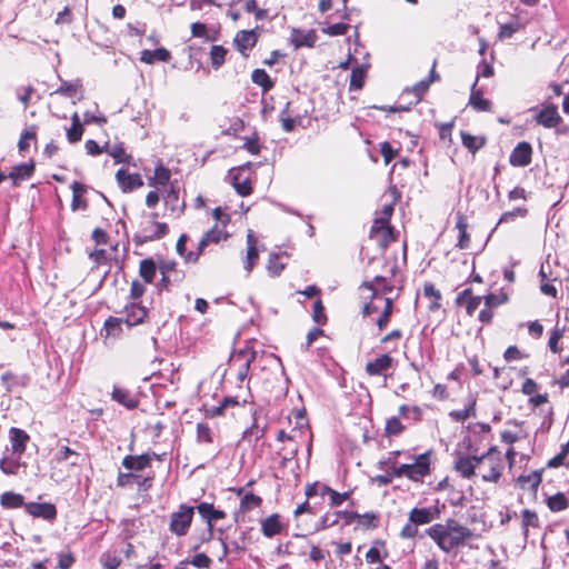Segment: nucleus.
I'll return each mask as SVG.
<instances>
[{
    "instance_id": "obj_1",
    "label": "nucleus",
    "mask_w": 569,
    "mask_h": 569,
    "mask_svg": "<svg viewBox=\"0 0 569 569\" xmlns=\"http://www.w3.org/2000/svg\"><path fill=\"white\" fill-rule=\"evenodd\" d=\"M425 535L432 540L443 553H458L465 547H472L471 542L478 539V535L469 527L455 518H448L442 522H436L425 530Z\"/></svg>"
},
{
    "instance_id": "obj_2",
    "label": "nucleus",
    "mask_w": 569,
    "mask_h": 569,
    "mask_svg": "<svg viewBox=\"0 0 569 569\" xmlns=\"http://www.w3.org/2000/svg\"><path fill=\"white\" fill-rule=\"evenodd\" d=\"M398 272L399 267L397 260L385 258L382 271L375 273L371 280H366L360 284V290L369 291V296L367 297L369 301L365 302L362 306L361 312L363 317H370L377 312L378 306L375 303V300L379 299L381 296L386 297L390 295L397 288L396 277Z\"/></svg>"
},
{
    "instance_id": "obj_3",
    "label": "nucleus",
    "mask_w": 569,
    "mask_h": 569,
    "mask_svg": "<svg viewBox=\"0 0 569 569\" xmlns=\"http://www.w3.org/2000/svg\"><path fill=\"white\" fill-rule=\"evenodd\" d=\"M431 456L432 451L428 450L423 453L413 456V462L397 465L391 462L389 475H378L373 478L379 486H389L393 478H406L415 483H423L426 477L431 475Z\"/></svg>"
},
{
    "instance_id": "obj_4",
    "label": "nucleus",
    "mask_w": 569,
    "mask_h": 569,
    "mask_svg": "<svg viewBox=\"0 0 569 569\" xmlns=\"http://www.w3.org/2000/svg\"><path fill=\"white\" fill-rule=\"evenodd\" d=\"M403 331L401 329H393L386 333L380 339L381 345L392 343V347H387L388 352L381 353L372 360H369L365 366V372L369 377L387 376V372L395 367L396 360L391 356L392 352L398 351V342L402 339Z\"/></svg>"
},
{
    "instance_id": "obj_5",
    "label": "nucleus",
    "mask_w": 569,
    "mask_h": 569,
    "mask_svg": "<svg viewBox=\"0 0 569 569\" xmlns=\"http://www.w3.org/2000/svg\"><path fill=\"white\" fill-rule=\"evenodd\" d=\"M441 510L438 507H415L408 513V520L400 529L399 536L402 539H415L419 535L420 526L429 525L438 520Z\"/></svg>"
},
{
    "instance_id": "obj_6",
    "label": "nucleus",
    "mask_w": 569,
    "mask_h": 569,
    "mask_svg": "<svg viewBox=\"0 0 569 569\" xmlns=\"http://www.w3.org/2000/svg\"><path fill=\"white\" fill-rule=\"evenodd\" d=\"M158 212H151L147 220L140 222L139 229L133 234V242L142 246L149 242L158 241L170 232L167 222H160Z\"/></svg>"
},
{
    "instance_id": "obj_7",
    "label": "nucleus",
    "mask_w": 569,
    "mask_h": 569,
    "mask_svg": "<svg viewBox=\"0 0 569 569\" xmlns=\"http://www.w3.org/2000/svg\"><path fill=\"white\" fill-rule=\"evenodd\" d=\"M193 506L179 505L178 509L169 516V531L178 538L187 536L193 522Z\"/></svg>"
},
{
    "instance_id": "obj_8",
    "label": "nucleus",
    "mask_w": 569,
    "mask_h": 569,
    "mask_svg": "<svg viewBox=\"0 0 569 569\" xmlns=\"http://www.w3.org/2000/svg\"><path fill=\"white\" fill-rule=\"evenodd\" d=\"M488 471L481 472L483 482L498 483L502 477L505 465L501 452L497 446H491L486 452L479 455Z\"/></svg>"
},
{
    "instance_id": "obj_9",
    "label": "nucleus",
    "mask_w": 569,
    "mask_h": 569,
    "mask_svg": "<svg viewBox=\"0 0 569 569\" xmlns=\"http://www.w3.org/2000/svg\"><path fill=\"white\" fill-rule=\"evenodd\" d=\"M256 358V351L251 348L234 350L229 359V370L239 382H243L248 377L250 365Z\"/></svg>"
},
{
    "instance_id": "obj_10",
    "label": "nucleus",
    "mask_w": 569,
    "mask_h": 569,
    "mask_svg": "<svg viewBox=\"0 0 569 569\" xmlns=\"http://www.w3.org/2000/svg\"><path fill=\"white\" fill-rule=\"evenodd\" d=\"M485 467L481 458L478 455H470L463 452H456L452 469L462 479H473L477 476V469Z\"/></svg>"
},
{
    "instance_id": "obj_11",
    "label": "nucleus",
    "mask_w": 569,
    "mask_h": 569,
    "mask_svg": "<svg viewBox=\"0 0 569 569\" xmlns=\"http://www.w3.org/2000/svg\"><path fill=\"white\" fill-rule=\"evenodd\" d=\"M229 490L239 498V506L234 512L236 521L240 518L243 519L246 515L252 510L259 509L263 503L262 497L253 493L251 490H247V487H236L230 488Z\"/></svg>"
},
{
    "instance_id": "obj_12",
    "label": "nucleus",
    "mask_w": 569,
    "mask_h": 569,
    "mask_svg": "<svg viewBox=\"0 0 569 569\" xmlns=\"http://www.w3.org/2000/svg\"><path fill=\"white\" fill-rule=\"evenodd\" d=\"M398 232L391 226V223H385L380 220H373L369 238L377 242L382 251H386L391 242L397 240Z\"/></svg>"
},
{
    "instance_id": "obj_13",
    "label": "nucleus",
    "mask_w": 569,
    "mask_h": 569,
    "mask_svg": "<svg viewBox=\"0 0 569 569\" xmlns=\"http://www.w3.org/2000/svg\"><path fill=\"white\" fill-rule=\"evenodd\" d=\"M251 166V162H248L230 170L231 184L241 197H248L253 191L252 179L250 174L247 173Z\"/></svg>"
},
{
    "instance_id": "obj_14",
    "label": "nucleus",
    "mask_w": 569,
    "mask_h": 569,
    "mask_svg": "<svg viewBox=\"0 0 569 569\" xmlns=\"http://www.w3.org/2000/svg\"><path fill=\"white\" fill-rule=\"evenodd\" d=\"M257 46V33L248 29L238 30L232 39L233 49L244 59H248Z\"/></svg>"
},
{
    "instance_id": "obj_15",
    "label": "nucleus",
    "mask_w": 569,
    "mask_h": 569,
    "mask_svg": "<svg viewBox=\"0 0 569 569\" xmlns=\"http://www.w3.org/2000/svg\"><path fill=\"white\" fill-rule=\"evenodd\" d=\"M124 318L123 321L128 327H134L142 325L149 317V309L141 302L131 301L123 308Z\"/></svg>"
},
{
    "instance_id": "obj_16",
    "label": "nucleus",
    "mask_w": 569,
    "mask_h": 569,
    "mask_svg": "<svg viewBox=\"0 0 569 569\" xmlns=\"http://www.w3.org/2000/svg\"><path fill=\"white\" fill-rule=\"evenodd\" d=\"M248 402V399L240 401L237 397H226L219 406H203V415L206 418L213 419L227 415L229 410L237 407H244Z\"/></svg>"
},
{
    "instance_id": "obj_17",
    "label": "nucleus",
    "mask_w": 569,
    "mask_h": 569,
    "mask_svg": "<svg viewBox=\"0 0 569 569\" xmlns=\"http://www.w3.org/2000/svg\"><path fill=\"white\" fill-rule=\"evenodd\" d=\"M533 149L528 141H520L516 144L509 156V163L512 167H527L532 161Z\"/></svg>"
},
{
    "instance_id": "obj_18",
    "label": "nucleus",
    "mask_w": 569,
    "mask_h": 569,
    "mask_svg": "<svg viewBox=\"0 0 569 569\" xmlns=\"http://www.w3.org/2000/svg\"><path fill=\"white\" fill-rule=\"evenodd\" d=\"M193 508L194 511L197 510L198 515L202 518V520L206 522V526L209 528H214V523L218 520H222L227 517L226 511L217 509L213 503L202 501Z\"/></svg>"
},
{
    "instance_id": "obj_19",
    "label": "nucleus",
    "mask_w": 569,
    "mask_h": 569,
    "mask_svg": "<svg viewBox=\"0 0 569 569\" xmlns=\"http://www.w3.org/2000/svg\"><path fill=\"white\" fill-rule=\"evenodd\" d=\"M482 297L476 296L473 293L472 288H466L462 291H460L456 299L455 303L458 307H463L466 310V315L469 317H472L476 312V310L479 308L481 303Z\"/></svg>"
},
{
    "instance_id": "obj_20",
    "label": "nucleus",
    "mask_w": 569,
    "mask_h": 569,
    "mask_svg": "<svg viewBox=\"0 0 569 569\" xmlns=\"http://www.w3.org/2000/svg\"><path fill=\"white\" fill-rule=\"evenodd\" d=\"M535 121L543 128L553 129L562 122V118L558 112L557 106L548 104L535 116Z\"/></svg>"
},
{
    "instance_id": "obj_21",
    "label": "nucleus",
    "mask_w": 569,
    "mask_h": 569,
    "mask_svg": "<svg viewBox=\"0 0 569 569\" xmlns=\"http://www.w3.org/2000/svg\"><path fill=\"white\" fill-rule=\"evenodd\" d=\"M116 180L119 188L123 192H131L136 189H139L143 186V180L140 173L134 172L131 173L126 169H119L116 172Z\"/></svg>"
},
{
    "instance_id": "obj_22",
    "label": "nucleus",
    "mask_w": 569,
    "mask_h": 569,
    "mask_svg": "<svg viewBox=\"0 0 569 569\" xmlns=\"http://www.w3.org/2000/svg\"><path fill=\"white\" fill-rule=\"evenodd\" d=\"M286 529L281 516L277 512L260 520V530L266 538H273L281 535Z\"/></svg>"
},
{
    "instance_id": "obj_23",
    "label": "nucleus",
    "mask_w": 569,
    "mask_h": 569,
    "mask_svg": "<svg viewBox=\"0 0 569 569\" xmlns=\"http://www.w3.org/2000/svg\"><path fill=\"white\" fill-rule=\"evenodd\" d=\"M9 439L12 453L18 457V459H21L22 455L27 450V445L30 441L29 433L20 428L11 427L9 429Z\"/></svg>"
},
{
    "instance_id": "obj_24",
    "label": "nucleus",
    "mask_w": 569,
    "mask_h": 569,
    "mask_svg": "<svg viewBox=\"0 0 569 569\" xmlns=\"http://www.w3.org/2000/svg\"><path fill=\"white\" fill-rule=\"evenodd\" d=\"M152 462V456L149 453L127 455L122 458L121 465L130 472H140L149 468Z\"/></svg>"
},
{
    "instance_id": "obj_25",
    "label": "nucleus",
    "mask_w": 569,
    "mask_h": 569,
    "mask_svg": "<svg viewBox=\"0 0 569 569\" xmlns=\"http://www.w3.org/2000/svg\"><path fill=\"white\" fill-rule=\"evenodd\" d=\"M26 511L36 518H42L44 520H54L57 518V508L50 502H28L24 505Z\"/></svg>"
},
{
    "instance_id": "obj_26",
    "label": "nucleus",
    "mask_w": 569,
    "mask_h": 569,
    "mask_svg": "<svg viewBox=\"0 0 569 569\" xmlns=\"http://www.w3.org/2000/svg\"><path fill=\"white\" fill-rule=\"evenodd\" d=\"M318 40V36L315 29L302 30V29H292L290 42L296 49L308 47L313 48Z\"/></svg>"
},
{
    "instance_id": "obj_27",
    "label": "nucleus",
    "mask_w": 569,
    "mask_h": 569,
    "mask_svg": "<svg viewBox=\"0 0 569 569\" xmlns=\"http://www.w3.org/2000/svg\"><path fill=\"white\" fill-rule=\"evenodd\" d=\"M36 170V163L30 160L28 163H20L12 167L11 171L7 176L12 181L13 187H19L23 180L31 178Z\"/></svg>"
},
{
    "instance_id": "obj_28",
    "label": "nucleus",
    "mask_w": 569,
    "mask_h": 569,
    "mask_svg": "<svg viewBox=\"0 0 569 569\" xmlns=\"http://www.w3.org/2000/svg\"><path fill=\"white\" fill-rule=\"evenodd\" d=\"M477 84L478 78H476L471 87L468 104L478 112H489L491 111L492 102L483 98V92L477 88Z\"/></svg>"
},
{
    "instance_id": "obj_29",
    "label": "nucleus",
    "mask_w": 569,
    "mask_h": 569,
    "mask_svg": "<svg viewBox=\"0 0 569 569\" xmlns=\"http://www.w3.org/2000/svg\"><path fill=\"white\" fill-rule=\"evenodd\" d=\"M122 322H124L123 319L113 316H109L104 320L103 328L101 331V336L104 342H107L108 340L119 339L122 336Z\"/></svg>"
},
{
    "instance_id": "obj_30",
    "label": "nucleus",
    "mask_w": 569,
    "mask_h": 569,
    "mask_svg": "<svg viewBox=\"0 0 569 569\" xmlns=\"http://www.w3.org/2000/svg\"><path fill=\"white\" fill-rule=\"evenodd\" d=\"M86 458L78 451L68 446H61L54 455V461L59 465L69 461L70 467H80Z\"/></svg>"
},
{
    "instance_id": "obj_31",
    "label": "nucleus",
    "mask_w": 569,
    "mask_h": 569,
    "mask_svg": "<svg viewBox=\"0 0 569 569\" xmlns=\"http://www.w3.org/2000/svg\"><path fill=\"white\" fill-rule=\"evenodd\" d=\"M259 260L258 239L252 231L247 234V256L243 261V267L247 272H251L257 261Z\"/></svg>"
},
{
    "instance_id": "obj_32",
    "label": "nucleus",
    "mask_w": 569,
    "mask_h": 569,
    "mask_svg": "<svg viewBox=\"0 0 569 569\" xmlns=\"http://www.w3.org/2000/svg\"><path fill=\"white\" fill-rule=\"evenodd\" d=\"M163 200L164 204L172 213L179 216L184 211L186 203L180 201L179 189L176 186L170 184L169 188L164 190Z\"/></svg>"
},
{
    "instance_id": "obj_33",
    "label": "nucleus",
    "mask_w": 569,
    "mask_h": 569,
    "mask_svg": "<svg viewBox=\"0 0 569 569\" xmlns=\"http://www.w3.org/2000/svg\"><path fill=\"white\" fill-rule=\"evenodd\" d=\"M70 188L72 190L71 210H86L88 208V200L86 198L87 186L82 182L73 181Z\"/></svg>"
},
{
    "instance_id": "obj_34",
    "label": "nucleus",
    "mask_w": 569,
    "mask_h": 569,
    "mask_svg": "<svg viewBox=\"0 0 569 569\" xmlns=\"http://www.w3.org/2000/svg\"><path fill=\"white\" fill-rule=\"evenodd\" d=\"M171 171L159 160L154 167L153 176L148 178V184L154 188H166L170 183Z\"/></svg>"
},
{
    "instance_id": "obj_35",
    "label": "nucleus",
    "mask_w": 569,
    "mask_h": 569,
    "mask_svg": "<svg viewBox=\"0 0 569 569\" xmlns=\"http://www.w3.org/2000/svg\"><path fill=\"white\" fill-rule=\"evenodd\" d=\"M111 399L129 410L139 405V400L128 389L118 386L113 387Z\"/></svg>"
},
{
    "instance_id": "obj_36",
    "label": "nucleus",
    "mask_w": 569,
    "mask_h": 569,
    "mask_svg": "<svg viewBox=\"0 0 569 569\" xmlns=\"http://www.w3.org/2000/svg\"><path fill=\"white\" fill-rule=\"evenodd\" d=\"M104 151L113 158L116 163H126L136 166L133 162V157L127 152L122 142L109 144L108 142L104 146Z\"/></svg>"
},
{
    "instance_id": "obj_37",
    "label": "nucleus",
    "mask_w": 569,
    "mask_h": 569,
    "mask_svg": "<svg viewBox=\"0 0 569 569\" xmlns=\"http://www.w3.org/2000/svg\"><path fill=\"white\" fill-rule=\"evenodd\" d=\"M456 229L458 230V242L459 249H467L470 246V234L468 233V220L467 217L458 211L456 214Z\"/></svg>"
},
{
    "instance_id": "obj_38",
    "label": "nucleus",
    "mask_w": 569,
    "mask_h": 569,
    "mask_svg": "<svg viewBox=\"0 0 569 569\" xmlns=\"http://www.w3.org/2000/svg\"><path fill=\"white\" fill-rule=\"evenodd\" d=\"M398 296H399V293H397L396 297H390L389 295H387L383 298V302H385L383 309H382L380 316L376 320V326L379 329V331H382L388 327V325L391 320V317L393 315L395 300L398 298Z\"/></svg>"
},
{
    "instance_id": "obj_39",
    "label": "nucleus",
    "mask_w": 569,
    "mask_h": 569,
    "mask_svg": "<svg viewBox=\"0 0 569 569\" xmlns=\"http://www.w3.org/2000/svg\"><path fill=\"white\" fill-rule=\"evenodd\" d=\"M388 557V550L386 548V541L377 539L372 542V546L366 552V561L368 563H383V559Z\"/></svg>"
},
{
    "instance_id": "obj_40",
    "label": "nucleus",
    "mask_w": 569,
    "mask_h": 569,
    "mask_svg": "<svg viewBox=\"0 0 569 569\" xmlns=\"http://www.w3.org/2000/svg\"><path fill=\"white\" fill-rule=\"evenodd\" d=\"M521 530L527 538L530 529H540L541 522L537 511L531 509H523L520 513Z\"/></svg>"
},
{
    "instance_id": "obj_41",
    "label": "nucleus",
    "mask_w": 569,
    "mask_h": 569,
    "mask_svg": "<svg viewBox=\"0 0 569 569\" xmlns=\"http://www.w3.org/2000/svg\"><path fill=\"white\" fill-rule=\"evenodd\" d=\"M38 141V126L37 124H30L20 134L19 141H18V150L21 154L26 153L30 146L33 143L37 146Z\"/></svg>"
},
{
    "instance_id": "obj_42",
    "label": "nucleus",
    "mask_w": 569,
    "mask_h": 569,
    "mask_svg": "<svg viewBox=\"0 0 569 569\" xmlns=\"http://www.w3.org/2000/svg\"><path fill=\"white\" fill-rule=\"evenodd\" d=\"M171 59V53L166 48H158L154 50H142L140 53V61L147 64H153L154 62H168Z\"/></svg>"
},
{
    "instance_id": "obj_43",
    "label": "nucleus",
    "mask_w": 569,
    "mask_h": 569,
    "mask_svg": "<svg viewBox=\"0 0 569 569\" xmlns=\"http://www.w3.org/2000/svg\"><path fill=\"white\" fill-rule=\"evenodd\" d=\"M287 254L284 252H274L269 256L267 271L271 277H278L287 266Z\"/></svg>"
},
{
    "instance_id": "obj_44",
    "label": "nucleus",
    "mask_w": 569,
    "mask_h": 569,
    "mask_svg": "<svg viewBox=\"0 0 569 569\" xmlns=\"http://www.w3.org/2000/svg\"><path fill=\"white\" fill-rule=\"evenodd\" d=\"M158 263L153 258H144L139 262V276L144 283H152L156 279Z\"/></svg>"
},
{
    "instance_id": "obj_45",
    "label": "nucleus",
    "mask_w": 569,
    "mask_h": 569,
    "mask_svg": "<svg viewBox=\"0 0 569 569\" xmlns=\"http://www.w3.org/2000/svg\"><path fill=\"white\" fill-rule=\"evenodd\" d=\"M423 296L429 299L430 303L428 309L430 312H437L441 308V299L442 295L440 290H438L433 283L426 282L423 284Z\"/></svg>"
},
{
    "instance_id": "obj_46",
    "label": "nucleus",
    "mask_w": 569,
    "mask_h": 569,
    "mask_svg": "<svg viewBox=\"0 0 569 569\" xmlns=\"http://www.w3.org/2000/svg\"><path fill=\"white\" fill-rule=\"evenodd\" d=\"M209 244H219L230 238L227 227L213 224L209 230L202 234Z\"/></svg>"
},
{
    "instance_id": "obj_47",
    "label": "nucleus",
    "mask_w": 569,
    "mask_h": 569,
    "mask_svg": "<svg viewBox=\"0 0 569 569\" xmlns=\"http://www.w3.org/2000/svg\"><path fill=\"white\" fill-rule=\"evenodd\" d=\"M546 506L551 512H561L569 508V499L563 492H557L545 500Z\"/></svg>"
},
{
    "instance_id": "obj_48",
    "label": "nucleus",
    "mask_w": 569,
    "mask_h": 569,
    "mask_svg": "<svg viewBox=\"0 0 569 569\" xmlns=\"http://www.w3.org/2000/svg\"><path fill=\"white\" fill-rule=\"evenodd\" d=\"M229 50L221 44H213L209 51L210 66L219 70L226 62Z\"/></svg>"
},
{
    "instance_id": "obj_49",
    "label": "nucleus",
    "mask_w": 569,
    "mask_h": 569,
    "mask_svg": "<svg viewBox=\"0 0 569 569\" xmlns=\"http://www.w3.org/2000/svg\"><path fill=\"white\" fill-rule=\"evenodd\" d=\"M461 142L471 153H476L478 150L485 147L487 139L485 137H477L467 131L460 132Z\"/></svg>"
},
{
    "instance_id": "obj_50",
    "label": "nucleus",
    "mask_w": 569,
    "mask_h": 569,
    "mask_svg": "<svg viewBox=\"0 0 569 569\" xmlns=\"http://www.w3.org/2000/svg\"><path fill=\"white\" fill-rule=\"evenodd\" d=\"M251 81L259 86L263 93L269 92L274 87V81L264 69H254L251 72Z\"/></svg>"
},
{
    "instance_id": "obj_51",
    "label": "nucleus",
    "mask_w": 569,
    "mask_h": 569,
    "mask_svg": "<svg viewBox=\"0 0 569 569\" xmlns=\"http://www.w3.org/2000/svg\"><path fill=\"white\" fill-rule=\"evenodd\" d=\"M476 403V399L471 398L463 409L450 411L449 417L456 422H463L470 418H475L477 415Z\"/></svg>"
},
{
    "instance_id": "obj_52",
    "label": "nucleus",
    "mask_w": 569,
    "mask_h": 569,
    "mask_svg": "<svg viewBox=\"0 0 569 569\" xmlns=\"http://www.w3.org/2000/svg\"><path fill=\"white\" fill-rule=\"evenodd\" d=\"M84 129L77 112L71 116V127L67 130V139L70 143H77L82 139Z\"/></svg>"
},
{
    "instance_id": "obj_53",
    "label": "nucleus",
    "mask_w": 569,
    "mask_h": 569,
    "mask_svg": "<svg viewBox=\"0 0 569 569\" xmlns=\"http://www.w3.org/2000/svg\"><path fill=\"white\" fill-rule=\"evenodd\" d=\"M351 493V491L338 492L329 486L321 487V497L329 496L330 507L341 506L345 501H347L350 498Z\"/></svg>"
},
{
    "instance_id": "obj_54",
    "label": "nucleus",
    "mask_w": 569,
    "mask_h": 569,
    "mask_svg": "<svg viewBox=\"0 0 569 569\" xmlns=\"http://www.w3.org/2000/svg\"><path fill=\"white\" fill-rule=\"evenodd\" d=\"M0 505L6 509H18L24 507V498L20 493L6 491L0 497Z\"/></svg>"
},
{
    "instance_id": "obj_55",
    "label": "nucleus",
    "mask_w": 569,
    "mask_h": 569,
    "mask_svg": "<svg viewBox=\"0 0 569 569\" xmlns=\"http://www.w3.org/2000/svg\"><path fill=\"white\" fill-rule=\"evenodd\" d=\"M196 439L200 445H211L213 442V432L207 422L197 423Z\"/></svg>"
},
{
    "instance_id": "obj_56",
    "label": "nucleus",
    "mask_w": 569,
    "mask_h": 569,
    "mask_svg": "<svg viewBox=\"0 0 569 569\" xmlns=\"http://www.w3.org/2000/svg\"><path fill=\"white\" fill-rule=\"evenodd\" d=\"M406 430V426L400 421L399 417H391L387 419L385 425V436L390 437H398Z\"/></svg>"
},
{
    "instance_id": "obj_57",
    "label": "nucleus",
    "mask_w": 569,
    "mask_h": 569,
    "mask_svg": "<svg viewBox=\"0 0 569 569\" xmlns=\"http://www.w3.org/2000/svg\"><path fill=\"white\" fill-rule=\"evenodd\" d=\"M358 526L366 530L376 529L379 525V516L377 512L369 511L365 513H359V518L357 519Z\"/></svg>"
},
{
    "instance_id": "obj_58",
    "label": "nucleus",
    "mask_w": 569,
    "mask_h": 569,
    "mask_svg": "<svg viewBox=\"0 0 569 569\" xmlns=\"http://www.w3.org/2000/svg\"><path fill=\"white\" fill-rule=\"evenodd\" d=\"M366 70L363 67H357L351 71L349 90H361L365 84Z\"/></svg>"
},
{
    "instance_id": "obj_59",
    "label": "nucleus",
    "mask_w": 569,
    "mask_h": 569,
    "mask_svg": "<svg viewBox=\"0 0 569 569\" xmlns=\"http://www.w3.org/2000/svg\"><path fill=\"white\" fill-rule=\"evenodd\" d=\"M290 102H287L284 109L280 113V122L283 131L291 132L295 130L298 123H300L299 119L291 118L289 114Z\"/></svg>"
},
{
    "instance_id": "obj_60",
    "label": "nucleus",
    "mask_w": 569,
    "mask_h": 569,
    "mask_svg": "<svg viewBox=\"0 0 569 569\" xmlns=\"http://www.w3.org/2000/svg\"><path fill=\"white\" fill-rule=\"evenodd\" d=\"M542 481L541 472L532 471L528 475H520L518 477V483L521 486L529 485L532 490H537Z\"/></svg>"
},
{
    "instance_id": "obj_61",
    "label": "nucleus",
    "mask_w": 569,
    "mask_h": 569,
    "mask_svg": "<svg viewBox=\"0 0 569 569\" xmlns=\"http://www.w3.org/2000/svg\"><path fill=\"white\" fill-rule=\"evenodd\" d=\"M147 283L143 281H140L139 279H134L131 281L130 284V291H129V299L131 301L141 302L140 299L143 297V295L147 291Z\"/></svg>"
},
{
    "instance_id": "obj_62",
    "label": "nucleus",
    "mask_w": 569,
    "mask_h": 569,
    "mask_svg": "<svg viewBox=\"0 0 569 569\" xmlns=\"http://www.w3.org/2000/svg\"><path fill=\"white\" fill-rule=\"evenodd\" d=\"M190 240L189 234L181 233L176 242V252L182 258L186 264H190L189 253L190 250L187 249V242Z\"/></svg>"
},
{
    "instance_id": "obj_63",
    "label": "nucleus",
    "mask_w": 569,
    "mask_h": 569,
    "mask_svg": "<svg viewBox=\"0 0 569 569\" xmlns=\"http://www.w3.org/2000/svg\"><path fill=\"white\" fill-rule=\"evenodd\" d=\"M565 329L556 326L549 337L548 347L551 352L559 353L561 348L559 346L560 340L563 337Z\"/></svg>"
},
{
    "instance_id": "obj_64",
    "label": "nucleus",
    "mask_w": 569,
    "mask_h": 569,
    "mask_svg": "<svg viewBox=\"0 0 569 569\" xmlns=\"http://www.w3.org/2000/svg\"><path fill=\"white\" fill-rule=\"evenodd\" d=\"M121 558L116 552H103L100 562L104 569H117L121 565Z\"/></svg>"
}]
</instances>
